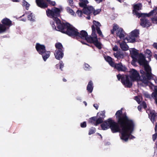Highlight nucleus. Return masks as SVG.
<instances>
[{"label":"nucleus","instance_id":"nucleus-1","mask_svg":"<svg viewBox=\"0 0 157 157\" xmlns=\"http://www.w3.org/2000/svg\"><path fill=\"white\" fill-rule=\"evenodd\" d=\"M60 9L56 7L52 8L51 9H48L46 10L47 16L52 18L54 21L51 22L53 29L61 32L73 38H75L78 40L85 39L88 42L93 44L98 49L101 48V44L98 41L96 33V31L99 36L103 37L100 28L101 25L99 22L95 20L93 21V24L91 27L92 36H88V33L86 31L82 30L79 33L77 29L69 23L61 22L58 18L60 16Z\"/></svg>","mask_w":157,"mask_h":157},{"label":"nucleus","instance_id":"nucleus-2","mask_svg":"<svg viewBox=\"0 0 157 157\" xmlns=\"http://www.w3.org/2000/svg\"><path fill=\"white\" fill-rule=\"evenodd\" d=\"M119 123V130L117 132H121V139L126 141L134 130L135 127L134 122L128 118L126 113H124V115L122 116V118Z\"/></svg>","mask_w":157,"mask_h":157},{"label":"nucleus","instance_id":"nucleus-3","mask_svg":"<svg viewBox=\"0 0 157 157\" xmlns=\"http://www.w3.org/2000/svg\"><path fill=\"white\" fill-rule=\"evenodd\" d=\"M124 115V113H122V109L117 111L115 115L117 122L110 118H109L101 124L102 129L104 130L110 128L113 133L117 132L119 130L118 127L119 121L120 122L122 118V116Z\"/></svg>","mask_w":157,"mask_h":157},{"label":"nucleus","instance_id":"nucleus-4","mask_svg":"<svg viewBox=\"0 0 157 157\" xmlns=\"http://www.w3.org/2000/svg\"><path fill=\"white\" fill-rule=\"evenodd\" d=\"M105 59L111 67L117 69L118 71L125 72L127 71L128 69L125 65H123L121 63H115L110 56H106L105 57Z\"/></svg>","mask_w":157,"mask_h":157},{"label":"nucleus","instance_id":"nucleus-5","mask_svg":"<svg viewBox=\"0 0 157 157\" xmlns=\"http://www.w3.org/2000/svg\"><path fill=\"white\" fill-rule=\"evenodd\" d=\"M118 80L121 81L125 87L130 88L132 87V81L131 80H130L129 79V77L128 75H125V77L124 75H121L119 74L117 76Z\"/></svg>","mask_w":157,"mask_h":157},{"label":"nucleus","instance_id":"nucleus-6","mask_svg":"<svg viewBox=\"0 0 157 157\" xmlns=\"http://www.w3.org/2000/svg\"><path fill=\"white\" fill-rule=\"evenodd\" d=\"M116 31V36L120 39L124 37L125 33L122 28L119 27V25L116 24L113 25V29L111 30V34H114V32Z\"/></svg>","mask_w":157,"mask_h":157},{"label":"nucleus","instance_id":"nucleus-7","mask_svg":"<svg viewBox=\"0 0 157 157\" xmlns=\"http://www.w3.org/2000/svg\"><path fill=\"white\" fill-rule=\"evenodd\" d=\"M140 73L141 74V81L146 85H147L150 80L153 78L151 72L145 73L143 70H141Z\"/></svg>","mask_w":157,"mask_h":157},{"label":"nucleus","instance_id":"nucleus-8","mask_svg":"<svg viewBox=\"0 0 157 157\" xmlns=\"http://www.w3.org/2000/svg\"><path fill=\"white\" fill-rule=\"evenodd\" d=\"M129 77L133 82L140 81L141 76H140L138 72L134 69H132L129 71Z\"/></svg>","mask_w":157,"mask_h":157},{"label":"nucleus","instance_id":"nucleus-9","mask_svg":"<svg viewBox=\"0 0 157 157\" xmlns=\"http://www.w3.org/2000/svg\"><path fill=\"white\" fill-rule=\"evenodd\" d=\"M139 34V30L135 29L132 31L130 35L127 37L126 39L128 41L131 43H133L136 41V38L138 37Z\"/></svg>","mask_w":157,"mask_h":157},{"label":"nucleus","instance_id":"nucleus-10","mask_svg":"<svg viewBox=\"0 0 157 157\" xmlns=\"http://www.w3.org/2000/svg\"><path fill=\"white\" fill-rule=\"evenodd\" d=\"M146 112L148 113V117L152 123L154 124L156 121L157 119V113L154 110L148 109L146 110Z\"/></svg>","mask_w":157,"mask_h":157},{"label":"nucleus","instance_id":"nucleus-11","mask_svg":"<svg viewBox=\"0 0 157 157\" xmlns=\"http://www.w3.org/2000/svg\"><path fill=\"white\" fill-rule=\"evenodd\" d=\"M36 49L40 54H43L46 51L44 45L41 44L39 43L36 44Z\"/></svg>","mask_w":157,"mask_h":157},{"label":"nucleus","instance_id":"nucleus-12","mask_svg":"<svg viewBox=\"0 0 157 157\" xmlns=\"http://www.w3.org/2000/svg\"><path fill=\"white\" fill-rule=\"evenodd\" d=\"M140 21V25L143 28L148 27L151 25L150 21L145 17L141 18Z\"/></svg>","mask_w":157,"mask_h":157},{"label":"nucleus","instance_id":"nucleus-13","mask_svg":"<svg viewBox=\"0 0 157 157\" xmlns=\"http://www.w3.org/2000/svg\"><path fill=\"white\" fill-rule=\"evenodd\" d=\"M142 7V4L140 3H137L135 5L133 6V9L132 10V13L135 15L137 17L140 13L138 12V10H141Z\"/></svg>","mask_w":157,"mask_h":157},{"label":"nucleus","instance_id":"nucleus-14","mask_svg":"<svg viewBox=\"0 0 157 157\" xmlns=\"http://www.w3.org/2000/svg\"><path fill=\"white\" fill-rule=\"evenodd\" d=\"M130 51L132 58L134 61H136L139 56V53L137 50L133 48H132L131 50H130Z\"/></svg>","mask_w":157,"mask_h":157},{"label":"nucleus","instance_id":"nucleus-15","mask_svg":"<svg viewBox=\"0 0 157 157\" xmlns=\"http://www.w3.org/2000/svg\"><path fill=\"white\" fill-rule=\"evenodd\" d=\"M37 5L42 9H44L48 6V4L44 0H36Z\"/></svg>","mask_w":157,"mask_h":157},{"label":"nucleus","instance_id":"nucleus-16","mask_svg":"<svg viewBox=\"0 0 157 157\" xmlns=\"http://www.w3.org/2000/svg\"><path fill=\"white\" fill-rule=\"evenodd\" d=\"M63 52V50H56L54 53V55L56 59L59 60L62 59L64 55Z\"/></svg>","mask_w":157,"mask_h":157},{"label":"nucleus","instance_id":"nucleus-17","mask_svg":"<svg viewBox=\"0 0 157 157\" xmlns=\"http://www.w3.org/2000/svg\"><path fill=\"white\" fill-rule=\"evenodd\" d=\"M141 56L140 55L139 58L138 60V63L140 65H144L148 63L146 61L143 55L142 54H140Z\"/></svg>","mask_w":157,"mask_h":157},{"label":"nucleus","instance_id":"nucleus-18","mask_svg":"<svg viewBox=\"0 0 157 157\" xmlns=\"http://www.w3.org/2000/svg\"><path fill=\"white\" fill-rule=\"evenodd\" d=\"M94 11V8L91 6H86L83 9V13L86 15H90L93 13Z\"/></svg>","mask_w":157,"mask_h":157},{"label":"nucleus","instance_id":"nucleus-19","mask_svg":"<svg viewBox=\"0 0 157 157\" xmlns=\"http://www.w3.org/2000/svg\"><path fill=\"white\" fill-rule=\"evenodd\" d=\"M94 88L93 83L91 80H90L88 83L87 86L86 90L88 92L90 93L92 92Z\"/></svg>","mask_w":157,"mask_h":157},{"label":"nucleus","instance_id":"nucleus-20","mask_svg":"<svg viewBox=\"0 0 157 157\" xmlns=\"http://www.w3.org/2000/svg\"><path fill=\"white\" fill-rule=\"evenodd\" d=\"M1 22L2 23V24L9 29V27L10 26V20L9 19L5 18L2 20Z\"/></svg>","mask_w":157,"mask_h":157},{"label":"nucleus","instance_id":"nucleus-21","mask_svg":"<svg viewBox=\"0 0 157 157\" xmlns=\"http://www.w3.org/2000/svg\"><path fill=\"white\" fill-rule=\"evenodd\" d=\"M153 10H151L148 13H140L137 17L140 18V17H150L153 14Z\"/></svg>","mask_w":157,"mask_h":157},{"label":"nucleus","instance_id":"nucleus-22","mask_svg":"<svg viewBox=\"0 0 157 157\" xmlns=\"http://www.w3.org/2000/svg\"><path fill=\"white\" fill-rule=\"evenodd\" d=\"M80 2L79 5L81 7L83 8V9L87 6V4L89 3L87 0H79Z\"/></svg>","mask_w":157,"mask_h":157},{"label":"nucleus","instance_id":"nucleus-23","mask_svg":"<svg viewBox=\"0 0 157 157\" xmlns=\"http://www.w3.org/2000/svg\"><path fill=\"white\" fill-rule=\"evenodd\" d=\"M120 47L122 50L124 51L128 50L129 48L127 44L124 41L120 44Z\"/></svg>","mask_w":157,"mask_h":157},{"label":"nucleus","instance_id":"nucleus-24","mask_svg":"<svg viewBox=\"0 0 157 157\" xmlns=\"http://www.w3.org/2000/svg\"><path fill=\"white\" fill-rule=\"evenodd\" d=\"M41 55H42V57L44 61H45L50 56V52L49 51H46L44 53Z\"/></svg>","mask_w":157,"mask_h":157},{"label":"nucleus","instance_id":"nucleus-25","mask_svg":"<svg viewBox=\"0 0 157 157\" xmlns=\"http://www.w3.org/2000/svg\"><path fill=\"white\" fill-rule=\"evenodd\" d=\"M114 56L118 59H123L124 57L123 54L121 53L120 52H117L116 53L114 54Z\"/></svg>","mask_w":157,"mask_h":157},{"label":"nucleus","instance_id":"nucleus-26","mask_svg":"<svg viewBox=\"0 0 157 157\" xmlns=\"http://www.w3.org/2000/svg\"><path fill=\"white\" fill-rule=\"evenodd\" d=\"M105 111H102L100 113H98L97 116L98 117H100L101 119L104 120V118L105 117Z\"/></svg>","mask_w":157,"mask_h":157},{"label":"nucleus","instance_id":"nucleus-27","mask_svg":"<svg viewBox=\"0 0 157 157\" xmlns=\"http://www.w3.org/2000/svg\"><path fill=\"white\" fill-rule=\"evenodd\" d=\"M151 52L150 50L147 49L146 51L145 56L148 58V60H151Z\"/></svg>","mask_w":157,"mask_h":157},{"label":"nucleus","instance_id":"nucleus-28","mask_svg":"<svg viewBox=\"0 0 157 157\" xmlns=\"http://www.w3.org/2000/svg\"><path fill=\"white\" fill-rule=\"evenodd\" d=\"M55 47L57 50H63V47L62 44L59 43H57L55 44Z\"/></svg>","mask_w":157,"mask_h":157},{"label":"nucleus","instance_id":"nucleus-29","mask_svg":"<svg viewBox=\"0 0 157 157\" xmlns=\"http://www.w3.org/2000/svg\"><path fill=\"white\" fill-rule=\"evenodd\" d=\"M7 29L4 25L0 23V33L5 32Z\"/></svg>","mask_w":157,"mask_h":157},{"label":"nucleus","instance_id":"nucleus-30","mask_svg":"<svg viewBox=\"0 0 157 157\" xmlns=\"http://www.w3.org/2000/svg\"><path fill=\"white\" fill-rule=\"evenodd\" d=\"M144 66V70L145 71V73L151 72V67L148 64V63Z\"/></svg>","mask_w":157,"mask_h":157},{"label":"nucleus","instance_id":"nucleus-31","mask_svg":"<svg viewBox=\"0 0 157 157\" xmlns=\"http://www.w3.org/2000/svg\"><path fill=\"white\" fill-rule=\"evenodd\" d=\"M22 5L24 7H25L26 10H28L30 6L29 4L25 0H23Z\"/></svg>","mask_w":157,"mask_h":157},{"label":"nucleus","instance_id":"nucleus-32","mask_svg":"<svg viewBox=\"0 0 157 157\" xmlns=\"http://www.w3.org/2000/svg\"><path fill=\"white\" fill-rule=\"evenodd\" d=\"M96 119L97 117H92L89 119V122L92 123L94 125Z\"/></svg>","mask_w":157,"mask_h":157},{"label":"nucleus","instance_id":"nucleus-33","mask_svg":"<svg viewBox=\"0 0 157 157\" xmlns=\"http://www.w3.org/2000/svg\"><path fill=\"white\" fill-rule=\"evenodd\" d=\"M67 11L69 13L71 14V15L74 16L75 14V12L70 7H67L66 8Z\"/></svg>","mask_w":157,"mask_h":157},{"label":"nucleus","instance_id":"nucleus-34","mask_svg":"<svg viewBox=\"0 0 157 157\" xmlns=\"http://www.w3.org/2000/svg\"><path fill=\"white\" fill-rule=\"evenodd\" d=\"M103 120L100 117H98V118L96 119L95 123L94 124V125L96 126L98 124L102 123Z\"/></svg>","mask_w":157,"mask_h":157},{"label":"nucleus","instance_id":"nucleus-35","mask_svg":"<svg viewBox=\"0 0 157 157\" xmlns=\"http://www.w3.org/2000/svg\"><path fill=\"white\" fill-rule=\"evenodd\" d=\"M96 131V129L95 128L92 127L90 128V129L89 131L88 134L89 135H90L91 134H93Z\"/></svg>","mask_w":157,"mask_h":157},{"label":"nucleus","instance_id":"nucleus-36","mask_svg":"<svg viewBox=\"0 0 157 157\" xmlns=\"http://www.w3.org/2000/svg\"><path fill=\"white\" fill-rule=\"evenodd\" d=\"M48 4L52 6H55L56 5V2L55 1H53L51 0H46Z\"/></svg>","mask_w":157,"mask_h":157},{"label":"nucleus","instance_id":"nucleus-37","mask_svg":"<svg viewBox=\"0 0 157 157\" xmlns=\"http://www.w3.org/2000/svg\"><path fill=\"white\" fill-rule=\"evenodd\" d=\"M101 11V10L99 9H98L96 10H95L94 8V11H93V14H94V15L95 16L98 14H99L100 12Z\"/></svg>","mask_w":157,"mask_h":157},{"label":"nucleus","instance_id":"nucleus-38","mask_svg":"<svg viewBox=\"0 0 157 157\" xmlns=\"http://www.w3.org/2000/svg\"><path fill=\"white\" fill-rule=\"evenodd\" d=\"M152 97H154L155 98V99H156V97H157V90L155 89L154 92H153L152 94Z\"/></svg>","mask_w":157,"mask_h":157},{"label":"nucleus","instance_id":"nucleus-39","mask_svg":"<svg viewBox=\"0 0 157 157\" xmlns=\"http://www.w3.org/2000/svg\"><path fill=\"white\" fill-rule=\"evenodd\" d=\"M33 16L32 13H31L28 16V18L29 20L31 21H34V19L33 18Z\"/></svg>","mask_w":157,"mask_h":157},{"label":"nucleus","instance_id":"nucleus-40","mask_svg":"<svg viewBox=\"0 0 157 157\" xmlns=\"http://www.w3.org/2000/svg\"><path fill=\"white\" fill-rule=\"evenodd\" d=\"M68 2L69 3V5L72 8H74V2L73 0H67Z\"/></svg>","mask_w":157,"mask_h":157},{"label":"nucleus","instance_id":"nucleus-41","mask_svg":"<svg viewBox=\"0 0 157 157\" xmlns=\"http://www.w3.org/2000/svg\"><path fill=\"white\" fill-rule=\"evenodd\" d=\"M151 21L153 23L157 24V16L152 17L151 18Z\"/></svg>","mask_w":157,"mask_h":157},{"label":"nucleus","instance_id":"nucleus-42","mask_svg":"<svg viewBox=\"0 0 157 157\" xmlns=\"http://www.w3.org/2000/svg\"><path fill=\"white\" fill-rule=\"evenodd\" d=\"M152 140L154 141H155L157 137V132H155V133L152 135Z\"/></svg>","mask_w":157,"mask_h":157},{"label":"nucleus","instance_id":"nucleus-43","mask_svg":"<svg viewBox=\"0 0 157 157\" xmlns=\"http://www.w3.org/2000/svg\"><path fill=\"white\" fill-rule=\"evenodd\" d=\"M80 126L82 128H84L86 126V121H84L80 124Z\"/></svg>","mask_w":157,"mask_h":157},{"label":"nucleus","instance_id":"nucleus-44","mask_svg":"<svg viewBox=\"0 0 157 157\" xmlns=\"http://www.w3.org/2000/svg\"><path fill=\"white\" fill-rule=\"evenodd\" d=\"M64 67V64L63 63L62 61L59 62V69L62 71V68Z\"/></svg>","mask_w":157,"mask_h":157},{"label":"nucleus","instance_id":"nucleus-45","mask_svg":"<svg viewBox=\"0 0 157 157\" xmlns=\"http://www.w3.org/2000/svg\"><path fill=\"white\" fill-rule=\"evenodd\" d=\"M84 66L86 68L85 70H89L91 68V67L90 66V65L87 64V63H85L84 64Z\"/></svg>","mask_w":157,"mask_h":157},{"label":"nucleus","instance_id":"nucleus-46","mask_svg":"<svg viewBox=\"0 0 157 157\" xmlns=\"http://www.w3.org/2000/svg\"><path fill=\"white\" fill-rule=\"evenodd\" d=\"M76 13L78 14V15L79 17H81L82 14V11L81 10H78L77 11Z\"/></svg>","mask_w":157,"mask_h":157},{"label":"nucleus","instance_id":"nucleus-47","mask_svg":"<svg viewBox=\"0 0 157 157\" xmlns=\"http://www.w3.org/2000/svg\"><path fill=\"white\" fill-rule=\"evenodd\" d=\"M144 95L145 97L148 98H151V97L150 94H149L147 93H145L144 94Z\"/></svg>","mask_w":157,"mask_h":157},{"label":"nucleus","instance_id":"nucleus-48","mask_svg":"<svg viewBox=\"0 0 157 157\" xmlns=\"http://www.w3.org/2000/svg\"><path fill=\"white\" fill-rule=\"evenodd\" d=\"M142 105L144 108L145 109L147 108V105L145 101H143L142 103Z\"/></svg>","mask_w":157,"mask_h":157},{"label":"nucleus","instance_id":"nucleus-49","mask_svg":"<svg viewBox=\"0 0 157 157\" xmlns=\"http://www.w3.org/2000/svg\"><path fill=\"white\" fill-rule=\"evenodd\" d=\"M152 46L154 48L157 50V43H154L152 45Z\"/></svg>","mask_w":157,"mask_h":157},{"label":"nucleus","instance_id":"nucleus-50","mask_svg":"<svg viewBox=\"0 0 157 157\" xmlns=\"http://www.w3.org/2000/svg\"><path fill=\"white\" fill-rule=\"evenodd\" d=\"M113 51H116L118 50V47L117 45H115L114 47L113 48Z\"/></svg>","mask_w":157,"mask_h":157},{"label":"nucleus","instance_id":"nucleus-51","mask_svg":"<svg viewBox=\"0 0 157 157\" xmlns=\"http://www.w3.org/2000/svg\"><path fill=\"white\" fill-rule=\"evenodd\" d=\"M135 100L139 104L140 103V99L137 96L135 97Z\"/></svg>","mask_w":157,"mask_h":157},{"label":"nucleus","instance_id":"nucleus-52","mask_svg":"<svg viewBox=\"0 0 157 157\" xmlns=\"http://www.w3.org/2000/svg\"><path fill=\"white\" fill-rule=\"evenodd\" d=\"M94 106L95 108L97 110L98 108V105L97 104H94L93 105Z\"/></svg>","mask_w":157,"mask_h":157},{"label":"nucleus","instance_id":"nucleus-53","mask_svg":"<svg viewBox=\"0 0 157 157\" xmlns=\"http://www.w3.org/2000/svg\"><path fill=\"white\" fill-rule=\"evenodd\" d=\"M152 10H153V14L155 13L156 14H157V7L155 8V9Z\"/></svg>","mask_w":157,"mask_h":157},{"label":"nucleus","instance_id":"nucleus-54","mask_svg":"<svg viewBox=\"0 0 157 157\" xmlns=\"http://www.w3.org/2000/svg\"><path fill=\"white\" fill-rule=\"evenodd\" d=\"M138 109L139 111H141L142 107L140 106L139 105L138 106Z\"/></svg>","mask_w":157,"mask_h":157},{"label":"nucleus","instance_id":"nucleus-55","mask_svg":"<svg viewBox=\"0 0 157 157\" xmlns=\"http://www.w3.org/2000/svg\"><path fill=\"white\" fill-rule=\"evenodd\" d=\"M155 132H157V124H155Z\"/></svg>","mask_w":157,"mask_h":157},{"label":"nucleus","instance_id":"nucleus-56","mask_svg":"<svg viewBox=\"0 0 157 157\" xmlns=\"http://www.w3.org/2000/svg\"><path fill=\"white\" fill-rule=\"evenodd\" d=\"M56 67L57 69H58L59 68V63L58 64H57L56 65Z\"/></svg>","mask_w":157,"mask_h":157},{"label":"nucleus","instance_id":"nucleus-57","mask_svg":"<svg viewBox=\"0 0 157 157\" xmlns=\"http://www.w3.org/2000/svg\"><path fill=\"white\" fill-rule=\"evenodd\" d=\"M88 16L86 17V18L88 20H90V15H87Z\"/></svg>","mask_w":157,"mask_h":157},{"label":"nucleus","instance_id":"nucleus-58","mask_svg":"<svg viewBox=\"0 0 157 157\" xmlns=\"http://www.w3.org/2000/svg\"><path fill=\"white\" fill-rule=\"evenodd\" d=\"M96 2H98V3L101 2L103 0H95Z\"/></svg>","mask_w":157,"mask_h":157},{"label":"nucleus","instance_id":"nucleus-59","mask_svg":"<svg viewBox=\"0 0 157 157\" xmlns=\"http://www.w3.org/2000/svg\"><path fill=\"white\" fill-rule=\"evenodd\" d=\"M154 57L156 59V60H157V54H155L154 55Z\"/></svg>","mask_w":157,"mask_h":157},{"label":"nucleus","instance_id":"nucleus-60","mask_svg":"<svg viewBox=\"0 0 157 157\" xmlns=\"http://www.w3.org/2000/svg\"><path fill=\"white\" fill-rule=\"evenodd\" d=\"M63 81L64 82H66L67 81V80L65 78H63Z\"/></svg>","mask_w":157,"mask_h":157},{"label":"nucleus","instance_id":"nucleus-61","mask_svg":"<svg viewBox=\"0 0 157 157\" xmlns=\"http://www.w3.org/2000/svg\"><path fill=\"white\" fill-rule=\"evenodd\" d=\"M130 136H131V138H130L131 139H132V138H135V137H134V136H132V135H131H131H130Z\"/></svg>","mask_w":157,"mask_h":157},{"label":"nucleus","instance_id":"nucleus-62","mask_svg":"<svg viewBox=\"0 0 157 157\" xmlns=\"http://www.w3.org/2000/svg\"><path fill=\"white\" fill-rule=\"evenodd\" d=\"M81 42H82L83 44H86V45H89L85 43L84 42V41H81Z\"/></svg>","mask_w":157,"mask_h":157},{"label":"nucleus","instance_id":"nucleus-63","mask_svg":"<svg viewBox=\"0 0 157 157\" xmlns=\"http://www.w3.org/2000/svg\"><path fill=\"white\" fill-rule=\"evenodd\" d=\"M83 103H84V104L86 106L87 105V103L85 101H84Z\"/></svg>","mask_w":157,"mask_h":157},{"label":"nucleus","instance_id":"nucleus-64","mask_svg":"<svg viewBox=\"0 0 157 157\" xmlns=\"http://www.w3.org/2000/svg\"><path fill=\"white\" fill-rule=\"evenodd\" d=\"M118 1H119V2L121 3L122 2V0H117Z\"/></svg>","mask_w":157,"mask_h":157}]
</instances>
